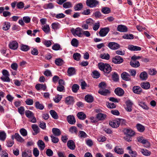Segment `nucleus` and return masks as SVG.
Returning <instances> with one entry per match:
<instances>
[{"instance_id": "f257e3e1", "label": "nucleus", "mask_w": 157, "mask_h": 157, "mask_svg": "<svg viewBox=\"0 0 157 157\" xmlns=\"http://www.w3.org/2000/svg\"><path fill=\"white\" fill-rule=\"evenodd\" d=\"M98 66L99 69L103 71L105 74H109L111 71V67L108 64L99 63L98 64Z\"/></svg>"}, {"instance_id": "f03ea898", "label": "nucleus", "mask_w": 157, "mask_h": 157, "mask_svg": "<svg viewBox=\"0 0 157 157\" xmlns=\"http://www.w3.org/2000/svg\"><path fill=\"white\" fill-rule=\"evenodd\" d=\"M125 122L126 121L124 119H117L110 121L109 122V124L113 128H116L119 126L120 123H125Z\"/></svg>"}, {"instance_id": "7ed1b4c3", "label": "nucleus", "mask_w": 157, "mask_h": 157, "mask_svg": "<svg viewBox=\"0 0 157 157\" xmlns=\"http://www.w3.org/2000/svg\"><path fill=\"white\" fill-rule=\"evenodd\" d=\"M2 74L3 76L1 77V79L4 82H9L10 79L9 77V74L7 70L4 69L2 71Z\"/></svg>"}, {"instance_id": "20e7f679", "label": "nucleus", "mask_w": 157, "mask_h": 157, "mask_svg": "<svg viewBox=\"0 0 157 157\" xmlns=\"http://www.w3.org/2000/svg\"><path fill=\"white\" fill-rule=\"evenodd\" d=\"M71 32L72 34L74 36H77L78 37H81L82 33V29L79 27H77L75 29L72 28L71 30Z\"/></svg>"}, {"instance_id": "39448f33", "label": "nucleus", "mask_w": 157, "mask_h": 157, "mask_svg": "<svg viewBox=\"0 0 157 157\" xmlns=\"http://www.w3.org/2000/svg\"><path fill=\"white\" fill-rule=\"evenodd\" d=\"M25 113L26 116L29 118L31 117H33V119L31 120V122L33 123H35L36 122V119L33 112L29 110H26L25 111Z\"/></svg>"}, {"instance_id": "423d86ee", "label": "nucleus", "mask_w": 157, "mask_h": 157, "mask_svg": "<svg viewBox=\"0 0 157 157\" xmlns=\"http://www.w3.org/2000/svg\"><path fill=\"white\" fill-rule=\"evenodd\" d=\"M86 4L90 8L95 7L99 4V2L96 0H86Z\"/></svg>"}, {"instance_id": "0eeeda50", "label": "nucleus", "mask_w": 157, "mask_h": 157, "mask_svg": "<svg viewBox=\"0 0 157 157\" xmlns=\"http://www.w3.org/2000/svg\"><path fill=\"white\" fill-rule=\"evenodd\" d=\"M108 46L110 49L113 50H116L120 47L119 44L114 42H109Z\"/></svg>"}, {"instance_id": "6e6552de", "label": "nucleus", "mask_w": 157, "mask_h": 157, "mask_svg": "<svg viewBox=\"0 0 157 157\" xmlns=\"http://www.w3.org/2000/svg\"><path fill=\"white\" fill-rule=\"evenodd\" d=\"M125 104L126 105V107H125L126 110L128 112H131L132 109L133 105L132 102L129 100H128L126 101Z\"/></svg>"}, {"instance_id": "1a4fd4ad", "label": "nucleus", "mask_w": 157, "mask_h": 157, "mask_svg": "<svg viewBox=\"0 0 157 157\" xmlns=\"http://www.w3.org/2000/svg\"><path fill=\"white\" fill-rule=\"evenodd\" d=\"M11 138L13 140L15 139L17 141L20 143L24 142V139L18 133H15L14 135L11 136Z\"/></svg>"}, {"instance_id": "9d476101", "label": "nucleus", "mask_w": 157, "mask_h": 157, "mask_svg": "<svg viewBox=\"0 0 157 157\" xmlns=\"http://www.w3.org/2000/svg\"><path fill=\"white\" fill-rule=\"evenodd\" d=\"M109 31V29L108 27H105L100 29L99 33V35L101 37L105 36Z\"/></svg>"}, {"instance_id": "9b49d317", "label": "nucleus", "mask_w": 157, "mask_h": 157, "mask_svg": "<svg viewBox=\"0 0 157 157\" xmlns=\"http://www.w3.org/2000/svg\"><path fill=\"white\" fill-rule=\"evenodd\" d=\"M121 77L122 79L126 81H131V78L130 75L128 73L124 72L121 75Z\"/></svg>"}, {"instance_id": "f8f14e48", "label": "nucleus", "mask_w": 157, "mask_h": 157, "mask_svg": "<svg viewBox=\"0 0 157 157\" xmlns=\"http://www.w3.org/2000/svg\"><path fill=\"white\" fill-rule=\"evenodd\" d=\"M9 45L10 49L13 50H15L18 48V44L17 41H13L10 42Z\"/></svg>"}, {"instance_id": "ddd939ff", "label": "nucleus", "mask_w": 157, "mask_h": 157, "mask_svg": "<svg viewBox=\"0 0 157 157\" xmlns=\"http://www.w3.org/2000/svg\"><path fill=\"white\" fill-rule=\"evenodd\" d=\"M112 61L115 63L118 64L122 63L123 59L120 56H117L113 59Z\"/></svg>"}, {"instance_id": "4468645a", "label": "nucleus", "mask_w": 157, "mask_h": 157, "mask_svg": "<svg viewBox=\"0 0 157 157\" xmlns=\"http://www.w3.org/2000/svg\"><path fill=\"white\" fill-rule=\"evenodd\" d=\"M65 102L67 105L73 104L74 102L73 97L71 96H69L66 97L65 98Z\"/></svg>"}, {"instance_id": "2eb2a0df", "label": "nucleus", "mask_w": 157, "mask_h": 157, "mask_svg": "<svg viewBox=\"0 0 157 157\" xmlns=\"http://www.w3.org/2000/svg\"><path fill=\"white\" fill-rule=\"evenodd\" d=\"M67 120L68 123L71 124H74L76 122L75 117L72 115H69L67 116Z\"/></svg>"}, {"instance_id": "dca6fc26", "label": "nucleus", "mask_w": 157, "mask_h": 157, "mask_svg": "<svg viewBox=\"0 0 157 157\" xmlns=\"http://www.w3.org/2000/svg\"><path fill=\"white\" fill-rule=\"evenodd\" d=\"M124 134L126 135H128L130 136H132L135 135V132L130 129H124Z\"/></svg>"}, {"instance_id": "f3484780", "label": "nucleus", "mask_w": 157, "mask_h": 157, "mask_svg": "<svg viewBox=\"0 0 157 157\" xmlns=\"http://www.w3.org/2000/svg\"><path fill=\"white\" fill-rule=\"evenodd\" d=\"M117 30L121 32H126L128 31V28L124 25H120L117 27Z\"/></svg>"}, {"instance_id": "a211bd4d", "label": "nucleus", "mask_w": 157, "mask_h": 157, "mask_svg": "<svg viewBox=\"0 0 157 157\" xmlns=\"http://www.w3.org/2000/svg\"><path fill=\"white\" fill-rule=\"evenodd\" d=\"M115 93L117 95L121 96L124 93V90L121 88L118 87L115 90Z\"/></svg>"}, {"instance_id": "6ab92c4d", "label": "nucleus", "mask_w": 157, "mask_h": 157, "mask_svg": "<svg viewBox=\"0 0 157 157\" xmlns=\"http://www.w3.org/2000/svg\"><path fill=\"white\" fill-rule=\"evenodd\" d=\"M128 49L132 51H140L141 48L140 47L134 46L132 45H130L128 46Z\"/></svg>"}, {"instance_id": "aec40b11", "label": "nucleus", "mask_w": 157, "mask_h": 157, "mask_svg": "<svg viewBox=\"0 0 157 157\" xmlns=\"http://www.w3.org/2000/svg\"><path fill=\"white\" fill-rule=\"evenodd\" d=\"M130 65L132 67L136 68L140 66V63L137 60L132 59L130 62Z\"/></svg>"}, {"instance_id": "412c9836", "label": "nucleus", "mask_w": 157, "mask_h": 157, "mask_svg": "<svg viewBox=\"0 0 157 157\" xmlns=\"http://www.w3.org/2000/svg\"><path fill=\"white\" fill-rule=\"evenodd\" d=\"M32 128L34 132L33 135H35L40 132V129L38 126L36 124H33L32 125Z\"/></svg>"}, {"instance_id": "4be33fe9", "label": "nucleus", "mask_w": 157, "mask_h": 157, "mask_svg": "<svg viewBox=\"0 0 157 157\" xmlns=\"http://www.w3.org/2000/svg\"><path fill=\"white\" fill-rule=\"evenodd\" d=\"M37 145L40 150H43L45 146L44 142L41 140H39L37 143Z\"/></svg>"}, {"instance_id": "5701e85b", "label": "nucleus", "mask_w": 157, "mask_h": 157, "mask_svg": "<svg viewBox=\"0 0 157 157\" xmlns=\"http://www.w3.org/2000/svg\"><path fill=\"white\" fill-rule=\"evenodd\" d=\"M68 147L71 150H74L75 148V145L74 142L72 140H69L67 143Z\"/></svg>"}, {"instance_id": "b1692460", "label": "nucleus", "mask_w": 157, "mask_h": 157, "mask_svg": "<svg viewBox=\"0 0 157 157\" xmlns=\"http://www.w3.org/2000/svg\"><path fill=\"white\" fill-rule=\"evenodd\" d=\"M41 29L46 33H48L50 32V28L48 25L46 24L42 25Z\"/></svg>"}, {"instance_id": "393cba45", "label": "nucleus", "mask_w": 157, "mask_h": 157, "mask_svg": "<svg viewBox=\"0 0 157 157\" xmlns=\"http://www.w3.org/2000/svg\"><path fill=\"white\" fill-rule=\"evenodd\" d=\"M132 90L134 93L137 94H140L142 91L141 88L139 86H134Z\"/></svg>"}, {"instance_id": "a878e982", "label": "nucleus", "mask_w": 157, "mask_h": 157, "mask_svg": "<svg viewBox=\"0 0 157 157\" xmlns=\"http://www.w3.org/2000/svg\"><path fill=\"white\" fill-rule=\"evenodd\" d=\"M35 88L38 90H45L46 89V86L45 84H37L36 85Z\"/></svg>"}, {"instance_id": "bb28decb", "label": "nucleus", "mask_w": 157, "mask_h": 157, "mask_svg": "<svg viewBox=\"0 0 157 157\" xmlns=\"http://www.w3.org/2000/svg\"><path fill=\"white\" fill-rule=\"evenodd\" d=\"M76 71L75 68L73 67H69L67 70V73L69 76H71L75 74Z\"/></svg>"}, {"instance_id": "cd10ccee", "label": "nucleus", "mask_w": 157, "mask_h": 157, "mask_svg": "<svg viewBox=\"0 0 157 157\" xmlns=\"http://www.w3.org/2000/svg\"><path fill=\"white\" fill-rule=\"evenodd\" d=\"M35 106L36 109L41 110H43L44 108V105L43 104L40 103L38 101H36L35 102Z\"/></svg>"}, {"instance_id": "c85d7f7f", "label": "nucleus", "mask_w": 157, "mask_h": 157, "mask_svg": "<svg viewBox=\"0 0 157 157\" xmlns=\"http://www.w3.org/2000/svg\"><path fill=\"white\" fill-rule=\"evenodd\" d=\"M140 86L143 88L145 90H147L150 88V84L149 82H145L141 83Z\"/></svg>"}, {"instance_id": "c756f323", "label": "nucleus", "mask_w": 157, "mask_h": 157, "mask_svg": "<svg viewBox=\"0 0 157 157\" xmlns=\"http://www.w3.org/2000/svg\"><path fill=\"white\" fill-rule=\"evenodd\" d=\"M114 151L115 153L119 154H122L124 153L123 150L120 148L119 146H116L114 149Z\"/></svg>"}, {"instance_id": "7c9ffc66", "label": "nucleus", "mask_w": 157, "mask_h": 157, "mask_svg": "<svg viewBox=\"0 0 157 157\" xmlns=\"http://www.w3.org/2000/svg\"><path fill=\"white\" fill-rule=\"evenodd\" d=\"M10 27V22L6 21L3 24L2 29L4 31L8 30Z\"/></svg>"}, {"instance_id": "2f4dec72", "label": "nucleus", "mask_w": 157, "mask_h": 157, "mask_svg": "<svg viewBox=\"0 0 157 157\" xmlns=\"http://www.w3.org/2000/svg\"><path fill=\"white\" fill-rule=\"evenodd\" d=\"M52 132L55 136H59L61 134L60 130L56 128H53L52 129Z\"/></svg>"}, {"instance_id": "473e14b6", "label": "nucleus", "mask_w": 157, "mask_h": 157, "mask_svg": "<svg viewBox=\"0 0 157 157\" xmlns=\"http://www.w3.org/2000/svg\"><path fill=\"white\" fill-rule=\"evenodd\" d=\"M78 118L80 120H84L86 117V115L83 112H78L77 115Z\"/></svg>"}, {"instance_id": "72a5a7b5", "label": "nucleus", "mask_w": 157, "mask_h": 157, "mask_svg": "<svg viewBox=\"0 0 157 157\" xmlns=\"http://www.w3.org/2000/svg\"><path fill=\"white\" fill-rule=\"evenodd\" d=\"M139 105L143 109L148 110L149 109L147 105L146 104L142 101H140L138 102Z\"/></svg>"}, {"instance_id": "f704fd0d", "label": "nucleus", "mask_w": 157, "mask_h": 157, "mask_svg": "<svg viewBox=\"0 0 157 157\" xmlns=\"http://www.w3.org/2000/svg\"><path fill=\"white\" fill-rule=\"evenodd\" d=\"M21 50L24 52H27L30 49V47L28 45L21 44L20 45Z\"/></svg>"}, {"instance_id": "c9c22d12", "label": "nucleus", "mask_w": 157, "mask_h": 157, "mask_svg": "<svg viewBox=\"0 0 157 157\" xmlns=\"http://www.w3.org/2000/svg\"><path fill=\"white\" fill-rule=\"evenodd\" d=\"M109 92L108 90L106 89L105 88L100 89L98 91V93L101 95H106L107 94L109 93Z\"/></svg>"}, {"instance_id": "e433bc0d", "label": "nucleus", "mask_w": 157, "mask_h": 157, "mask_svg": "<svg viewBox=\"0 0 157 157\" xmlns=\"http://www.w3.org/2000/svg\"><path fill=\"white\" fill-rule=\"evenodd\" d=\"M106 117V115L105 114L100 113L97 114L96 118L98 120H104Z\"/></svg>"}, {"instance_id": "4c0bfd02", "label": "nucleus", "mask_w": 157, "mask_h": 157, "mask_svg": "<svg viewBox=\"0 0 157 157\" xmlns=\"http://www.w3.org/2000/svg\"><path fill=\"white\" fill-rule=\"evenodd\" d=\"M140 77L142 80H146L147 78V75L146 72L144 71L141 73L140 74Z\"/></svg>"}, {"instance_id": "58836bf2", "label": "nucleus", "mask_w": 157, "mask_h": 157, "mask_svg": "<svg viewBox=\"0 0 157 157\" xmlns=\"http://www.w3.org/2000/svg\"><path fill=\"white\" fill-rule=\"evenodd\" d=\"M55 63L58 66H60L64 63L63 60L60 58L56 59L55 60Z\"/></svg>"}, {"instance_id": "ea45409f", "label": "nucleus", "mask_w": 157, "mask_h": 157, "mask_svg": "<svg viewBox=\"0 0 157 157\" xmlns=\"http://www.w3.org/2000/svg\"><path fill=\"white\" fill-rule=\"evenodd\" d=\"M71 44L72 46L77 47L78 46L79 42L76 39L73 38L71 41Z\"/></svg>"}, {"instance_id": "a19ab883", "label": "nucleus", "mask_w": 157, "mask_h": 157, "mask_svg": "<svg viewBox=\"0 0 157 157\" xmlns=\"http://www.w3.org/2000/svg\"><path fill=\"white\" fill-rule=\"evenodd\" d=\"M83 8V5L81 3H79L74 7V9L75 11H79L81 10Z\"/></svg>"}, {"instance_id": "79ce46f5", "label": "nucleus", "mask_w": 157, "mask_h": 157, "mask_svg": "<svg viewBox=\"0 0 157 157\" xmlns=\"http://www.w3.org/2000/svg\"><path fill=\"white\" fill-rule=\"evenodd\" d=\"M140 151L144 155L146 156H149L151 154V152L146 149H141Z\"/></svg>"}, {"instance_id": "37998d69", "label": "nucleus", "mask_w": 157, "mask_h": 157, "mask_svg": "<svg viewBox=\"0 0 157 157\" xmlns=\"http://www.w3.org/2000/svg\"><path fill=\"white\" fill-rule=\"evenodd\" d=\"M6 134L4 131L0 132V140L4 141L6 138Z\"/></svg>"}, {"instance_id": "c03bdc74", "label": "nucleus", "mask_w": 157, "mask_h": 157, "mask_svg": "<svg viewBox=\"0 0 157 157\" xmlns=\"http://www.w3.org/2000/svg\"><path fill=\"white\" fill-rule=\"evenodd\" d=\"M51 26L52 28L56 30L59 28L60 25L58 22H54L52 24Z\"/></svg>"}, {"instance_id": "a18cd8bd", "label": "nucleus", "mask_w": 157, "mask_h": 157, "mask_svg": "<svg viewBox=\"0 0 157 157\" xmlns=\"http://www.w3.org/2000/svg\"><path fill=\"white\" fill-rule=\"evenodd\" d=\"M84 22H85L88 26H92L94 25V21L91 18H89L86 19Z\"/></svg>"}, {"instance_id": "49530a36", "label": "nucleus", "mask_w": 157, "mask_h": 157, "mask_svg": "<svg viewBox=\"0 0 157 157\" xmlns=\"http://www.w3.org/2000/svg\"><path fill=\"white\" fill-rule=\"evenodd\" d=\"M136 127L138 130L140 132H142L145 130L144 126L140 124H137Z\"/></svg>"}, {"instance_id": "de8ad7c7", "label": "nucleus", "mask_w": 157, "mask_h": 157, "mask_svg": "<svg viewBox=\"0 0 157 157\" xmlns=\"http://www.w3.org/2000/svg\"><path fill=\"white\" fill-rule=\"evenodd\" d=\"M50 114L52 117L55 119H57L58 118V116L57 113L54 110H51L50 111Z\"/></svg>"}, {"instance_id": "09e8293b", "label": "nucleus", "mask_w": 157, "mask_h": 157, "mask_svg": "<svg viewBox=\"0 0 157 157\" xmlns=\"http://www.w3.org/2000/svg\"><path fill=\"white\" fill-rule=\"evenodd\" d=\"M100 57L103 59L108 60L110 58V56L108 53H103L100 54Z\"/></svg>"}, {"instance_id": "8fccbe9b", "label": "nucleus", "mask_w": 157, "mask_h": 157, "mask_svg": "<svg viewBox=\"0 0 157 157\" xmlns=\"http://www.w3.org/2000/svg\"><path fill=\"white\" fill-rule=\"evenodd\" d=\"M86 101L88 102H91L93 100V97L90 95H87L85 97Z\"/></svg>"}, {"instance_id": "3c124183", "label": "nucleus", "mask_w": 157, "mask_h": 157, "mask_svg": "<svg viewBox=\"0 0 157 157\" xmlns=\"http://www.w3.org/2000/svg\"><path fill=\"white\" fill-rule=\"evenodd\" d=\"M45 9H52L54 8V5L52 3H50L44 5L43 6Z\"/></svg>"}, {"instance_id": "603ef678", "label": "nucleus", "mask_w": 157, "mask_h": 157, "mask_svg": "<svg viewBox=\"0 0 157 157\" xmlns=\"http://www.w3.org/2000/svg\"><path fill=\"white\" fill-rule=\"evenodd\" d=\"M122 37L126 39H132L134 38L133 35L132 34H125L122 36Z\"/></svg>"}, {"instance_id": "864d4df0", "label": "nucleus", "mask_w": 157, "mask_h": 157, "mask_svg": "<svg viewBox=\"0 0 157 157\" xmlns=\"http://www.w3.org/2000/svg\"><path fill=\"white\" fill-rule=\"evenodd\" d=\"M78 136L80 138H85L87 137V135L84 132L80 131L79 132Z\"/></svg>"}, {"instance_id": "5fc2aeb1", "label": "nucleus", "mask_w": 157, "mask_h": 157, "mask_svg": "<svg viewBox=\"0 0 157 157\" xmlns=\"http://www.w3.org/2000/svg\"><path fill=\"white\" fill-rule=\"evenodd\" d=\"M111 10L108 7H104L101 10V12L104 14H107L110 12Z\"/></svg>"}, {"instance_id": "6e6d98bb", "label": "nucleus", "mask_w": 157, "mask_h": 157, "mask_svg": "<svg viewBox=\"0 0 157 157\" xmlns=\"http://www.w3.org/2000/svg\"><path fill=\"white\" fill-rule=\"evenodd\" d=\"M63 8H69L72 7V4L70 2H67L63 3Z\"/></svg>"}, {"instance_id": "4d7b16f0", "label": "nucleus", "mask_w": 157, "mask_h": 157, "mask_svg": "<svg viewBox=\"0 0 157 157\" xmlns=\"http://www.w3.org/2000/svg\"><path fill=\"white\" fill-rule=\"evenodd\" d=\"M79 86L77 84H74L72 86V91L74 93H76L79 89Z\"/></svg>"}, {"instance_id": "13d9d810", "label": "nucleus", "mask_w": 157, "mask_h": 157, "mask_svg": "<svg viewBox=\"0 0 157 157\" xmlns=\"http://www.w3.org/2000/svg\"><path fill=\"white\" fill-rule=\"evenodd\" d=\"M73 57L75 60L79 61L81 57V55L79 53H76L74 54Z\"/></svg>"}, {"instance_id": "bf43d9fd", "label": "nucleus", "mask_w": 157, "mask_h": 157, "mask_svg": "<svg viewBox=\"0 0 157 157\" xmlns=\"http://www.w3.org/2000/svg\"><path fill=\"white\" fill-rule=\"evenodd\" d=\"M148 73L151 75H154L157 73V71L155 69L151 68L148 70Z\"/></svg>"}, {"instance_id": "052dcab7", "label": "nucleus", "mask_w": 157, "mask_h": 157, "mask_svg": "<svg viewBox=\"0 0 157 157\" xmlns=\"http://www.w3.org/2000/svg\"><path fill=\"white\" fill-rule=\"evenodd\" d=\"M50 136L51 138L52 141L53 143L56 144L58 142L59 140L58 138L56 137L53 135H51Z\"/></svg>"}, {"instance_id": "680f3d73", "label": "nucleus", "mask_w": 157, "mask_h": 157, "mask_svg": "<svg viewBox=\"0 0 157 157\" xmlns=\"http://www.w3.org/2000/svg\"><path fill=\"white\" fill-rule=\"evenodd\" d=\"M69 131L71 133H77V130L75 126H72L69 129Z\"/></svg>"}, {"instance_id": "e2e57ef3", "label": "nucleus", "mask_w": 157, "mask_h": 157, "mask_svg": "<svg viewBox=\"0 0 157 157\" xmlns=\"http://www.w3.org/2000/svg\"><path fill=\"white\" fill-rule=\"evenodd\" d=\"M33 153L35 157H38L39 155V151L37 148H34L33 151Z\"/></svg>"}, {"instance_id": "0e129e2a", "label": "nucleus", "mask_w": 157, "mask_h": 157, "mask_svg": "<svg viewBox=\"0 0 157 157\" xmlns=\"http://www.w3.org/2000/svg\"><path fill=\"white\" fill-rule=\"evenodd\" d=\"M20 132L21 134L23 136H25L27 135V131L24 128L20 129Z\"/></svg>"}, {"instance_id": "69168bd1", "label": "nucleus", "mask_w": 157, "mask_h": 157, "mask_svg": "<svg viewBox=\"0 0 157 157\" xmlns=\"http://www.w3.org/2000/svg\"><path fill=\"white\" fill-rule=\"evenodd\" d=\"M62 98V95H58L55 97V98H54V100L55 102L58 103L61 100Z\"/></svg>"}, {"instance_id": "338daca9", "label": "nucleus", "mask_w": 157, "mask_h": 157, "mask_svg": "<svg viewBox=\"0 0 157 157\" xmlns=\"http://www.w3.org/2000/svg\"><path fill=\"white\" fill-rule=\"evenodd\" d=\"M31 53L33 55H37L38 54V50L36 48H32L31 49Z\"/></svg>"}, {"instance_id": "774afa93", "label": "nucleus", "mask_w": 157, "mask_h": 157, "mask_svg": "<svg viewBox=\"0 0 157 157\" xmlns=\"http://www.w3.org/2000/svg\"><path fill=\"white\" fill-rule=\"evenodd\" d=\"M18 112L21 115L24 114L25 113L24 108L23 106H21L18 109Z\"/></svg>"}]
</instances>
